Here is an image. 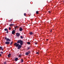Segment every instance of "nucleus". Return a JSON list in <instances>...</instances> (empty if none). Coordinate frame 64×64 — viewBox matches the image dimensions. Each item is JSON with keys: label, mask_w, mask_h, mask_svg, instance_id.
<instances>
[{"label": "nucleus", "mask_w": 64, "mask_h": 64, "mask_svg": "<svg viewBox=\"0 0 64 64\" xmlns=\"http://www.w3.org/2000/svg\"><path fill=\"white\" fill-rule=\"evenodd\" d=\"M23 40H18L17 43H15L14 44V46H16V47H18V49H20L22 47V46L21 45H23Z\"/></svg>", "instance_id": "1"}, {"label": "nucleus", "mask_w": 64, "mask_h": 64, "mask_svg": "<svg viewBox=\"0 0 64 64\" xmlns=\"http://www.w3.org/2000/svg\"><path fill=\"white\" fill-rule=\"evenodd\" d=\"M31 52L30 51H28V52H26V55H28Z\"/></svg>", "instance_id": "2"}, {"label": "nucleus", "mask_w": 64, "mask_h": 64, "mask_svg": "<svg viewBox=\"0 0 64 64\" xmlns=\"http://www.w3.org/2000/svg\"><path fill=\"white\" fill-rule=\"evenodd\" d=\"M16 36L17 37H19L20 36V34L19 33H18V32H17L16 33Z\"/></svg>", "instance_id": "3"}, {"label": "nucleus", "mask_w": 64, "mask_h": 64, "mask_svg": "<svg viewBox=\"0 0 64 64\" xmlns=\"http://www.w3.org/2000/svg\"><path fill=\"white\" fill-rule=\"evenodd\" d=\"M19 30L20 31H23V28H22L21 27H20Z\"/></svg>", "instance_id": "4"}, {"label": "nucleus", "mask_w": 64, "mask_h": 64, "mask_svg": "<svg viewBox=\"0 0 64 64\" xmlns=\"http://www.w3.org/2000/svg\"><path fill=\"white\" fill-rule=\"evenodd\" d=\"M5 44H10V42L7 41L5 42Z\"/></svg>", "instance_id": "5"}, {"label": "nucleus", "mask_w": 64, "mask_h": 64, "mask_svg": "<svg viewBox=\"0 0 64 64\" xmlns=\"http://www.w3.org/2000/svg\"><path fill=\"white\" fill-rule=\"evenodd\" d=\"M15 33V31L14 30L12 32V34H14Z\"/></svg>", "instance_id": "6"}, {"label": "nucleus", "mask_w": 64, "mask_h": 64, "mask_svg": "<svg viewBox=\"0 0 64 64\" xmlns=\"http://www.w3.org/2000/svg\"><path fill=\"white\" fill-rule=\"evenodd\" d=\"M6 41H8V42H10V41H11V40L9 39V38H8L6 40Z\"/></svg>", "instance_id": "7"}, {"label": "nucleus", "mask_w": 64, "mask_h": 64, "mask_svg": "<svg viewBox=\"0 0 64 64\" xmlns=\"http://www.w3.org/2000/svg\"><path fill=\"white\" fill-rule=\"evenodd\" d=\"M0 49L1 50L3 51L4 49L3 48V46H2V47L0 46Z\"/></svg>", "instance_id": "8"}, {"label": "nucleus", "mask_w": 64, "mask_h": 64, "mask_svg": "<svg viewBox=\"0 0 64 64\" xmlns=\"http://www.w3.org/2000/svg\"><path fill=\"white\" fill-rule=\"evenodd\" d=\"M8 58H10L11 57V54H9L8 55Z\"/></svg>", "instance_id": "9"}, {"label": "nucleus", "mask_w": 64, "mask_h": 64, "mask_svg": "<svg viewBox=\"0 0 64 64\" xmlns=\"http://www.w3.org/2000/svg\"><path fill=\"white\" fill-rule=\"evenodd\" d=\"M18 58H16L15 60V61H18Z\"/></svg>", "instance_id": "10"}, {"label": "nucleus", "mask_w": 64, "mask_h": 64, "mask_svg": "<svg viewBox=\"0 0 64 64\" xmlns=\"http://www.w3.org/2000/svg\"><path fill=\"white\" fill-rule=\"evenodd\" d=\"M29 34L30 35H32V34H33V33L31 32H30Z\"/></svg>", "instance_id": "11"}, {"label": "nucleus", "mask_w": 64, "mask_h": 64, "mask_svg": "<svg viewBox=\"0 0 64 64\" xmlns=\"http://www.w3.org/2000/svg\"><path fill=\"white\" fill-rule=\"evenodd\" d=\"M31 43V42H27V44H28V45H30Z\"/></svg>", "instance_id": "12"}, {"label": "nucleus", "mask_w": 64, "mask_h": 64, "mask_svg": "<svg viewBox=\"0 0 64 64\" xmlns=\"http://www.w3.org/2000/svg\"><path fill=\"white\" fill-rule=\"evenodd\" d=\"M14 24H10V26H14Z\"/></svg>", "instance_id": "13"}, {"label": "nucleus", "mask_w": 64, "mask_h": 64, "mask_svg": "<svg viewBox=\"0 0 64 64\" xmlns=\"http://www.w3.org/2000/svg\"><path fill=\"white\" fill-rule=\"evenodd\" d=\"M13 44V42H11L10 43V45H12V44Z\"/></svg>", "instance_id": "14"}, {"label": "nucleus", "mask_w": 64, "mask_h": 64, "mask_svg": "<svg viewBox=\"0 0 64 64\" xmlns=\"http://www.w3.org/2000/svg\"><path fill=\"white\" fill-rule=\"evenodd\" d=\"M4 30L5 31H8V30L7 28H5Z\"/></svg>", "instance_id": "15"}, {"label": "nucleus", "mask_w": 64, "mask_h": 64, "mask_svg": "<svg viewBox=\"0 0 64 64\" xmlns=\"http://www.w3.org/2000/svg\"><path fill=\"white\" fill-rule=\"evenodd\" d=\"M21 61H22V62H21L22 63L23 62V60L22 59L21 60Z\"/></svg>", "instance_id": "16"}, {"label": "nucleus", "mask_w": 64, "mask_h": 64, "mask_svg": "<svg viewBox=\"0 0 64 64\" xmlns=\"http://www.w3.org/2000/svg\"><path fill=\"white\" fill-rule=\"evenodd\" d=\"M39 12H38V11H37L36 12V14H38Z\"/></svg>", "instance_id": "17"}, {"label": "nucleus", "mask_w": 64, "mask_h": 64, "mask_svg": "<svg viewBox=\"0 0 64 64\" xmlns=\"http://www.w3.org/2000/svg\"><path fill=\"white\" fill-rule=\"evenodd\" d=\"M0 52V53H1V54H3V53H4V52Z\"/></svg>", "instance_id": "18"}, {"label": "nucleus", "mask_w": 64, "mask_h": 64, "mask_svg": "<svg viewBox=\"0 0 64 64\" xmlns=\"http://www.w3.org/2000/svg\"><path fill=\"white\" fill-rule=\"evenodd\" d=\"M4 39H5L7 40V38L6 37H5L4 38Z\"/></svg>", "instance_id": "19"}, {"label": "nucleus", "mask_w": 64, "mask_h": 64, "mask_svg": "<svg viewBox=\"0 0 64 64\" xmlns=\"http://www.w3.org/2000/svg\"><path fill=\"white\" fill-rule=\"evenodd\" d=\"M24 16H26V13H24Z\"/></svg>", "instance_id": "20"}, {"label": "nucleus", "mask_w": 64, "mask_h": 64, "mask_svg": "<svg viewBox=\"0 0 64 64\" xmlns=\"http://www.w3.org/2000/svg\"><path fill=\"white\" fill-rule=\"evenodd\" d=\"M9 30H11V27H10L9 28Z\"/></svg>", "instance_id": "21"}, {"label": "nucleus", "mask_w": 64, "mask_h": 64, "mask_svg": "<svg viewBox=\"0 0 64 64\" xmlns=\"http://www.w3.org/2000/svg\"><path fill=\"white\" fill-rule=\"evenodd\" d=\"M30 47L28 48L27 50H29V49H30Z\"/></svg>", "instance_id": "22"}, {"label": "nucleus", "mask_w": 64, "mask_h": 64, "mask_svg": "<svg viewBox=\"0 0 64 64\" xmlns=\"http://www.w3.org/2000/svg\"><path fill=\"white\" fill-rule=\"evenodd\" d=\"M12 21V19H11L10 20V22H11V21Z\"/></svg>", "instance_id": "23"}, {"label": "nucleus", "mask_w": 64, "mask_h": 64, "mask_svg": "<svg viewBox=\"0 0 64 64\" xmlns=\"http://www.w3.org/2000/svg\"><path fill=\"white\" fill-rule=\"evenodd\" d=\"M20 38H23V36H20Z\"/></svg>", "instance_id": "24"}, {"label": "nucleus", "mask_w": 64, "mask_h": 64, "mask_svg": "<svg viewBox=\"0 0 64 64\" xmlns=\"http://www.w3.org/2000/svg\"><path fill=\"white\" fill-rule=\"evenodd\" d=\"M36 54H39V52H37V53H36Z\"/></svg>", "instance_id": "25"}, {"label": "nucleus", "mask_w": 64, "mask_h": 64, "mask_svg": "<svg viewBox=\"0 0 64 64\" xmlns=\"http://www.w3.org/2000/svg\"><path fill=\"white\" fill-rule=\"evenodd\" d=\"M2 56V54H0V57H1Z\"/></svg>", "instance_id": "26"}, {"label": "nucleus", "mask_w": 64, "mask_h": 64, "mask_svg": "<svg viewBox=\"0 0 64 64\" xmlns=\"http://www.w3.org/2000/svg\"><path fill=\"white\" fill-rule=\"evenodd\" d=\"M35 45H37V43L36 42H35Z\"/></svg>", "instance_id": "27"}, {"label": "nucleus", "mask_w": 64, "mask_h": 64, "mask_svg": "<svg viewBox=\"0 0 64 64\" xmlns=\"http://www.w3.org/2000/svg\"><path fill=\"white\" fill-rule=\"evenodd\" d=\"M4 64H6V62H4Z\"/></svg>", "instance_id": "28"}, {"label": "nucleus", "mask_w": 64, "mask_h": 64, "mask_svg": "<svg viewBox=\"0 0 64 64\" xmlns=\"http://www.w3.org/2000/svg\"><path fill=\"white\" fill-rule=\"evenodd\" d=\"M6 33H8V30L7 31H6Z\"/></svg>", "instance_id": "29"}, {"label": "nucleus", "mask_w": 64, "mask_h": 64, "mask_svg": "<svg viewBox=\"0 0 64 64\" xmlns=\"http://www.w3.org/2000/svg\"><path fill=\"white\" fill-rule=\"evenodd\" d=\"M48 12H49V13H50V11H48Z\"/></svg>", "instance_id": "30"}, {"label": "nucleus", "mask_w": 64, "mask_h": 64, "mask_svg": "<svg viewBox=\"0 0 64 64\" xmlns=\"http://www.w3.org/2000/svg\"><path fill=\"white\" fill-rule=\"evenodd\" d=\"M16 28H17V26H16Z\"/></svg>", "instance_id": "31"}, {"label": "nucleus", "mask_w": 64, "mask_h": 64, "mask_svg": "<svg viewBox=\"0 0 64 64\" xmlns=\"http://www.w3.org/2000/svg\"><path fill=\"white\" fill-rule=\"evenodd\" d=\"M50 32H52V30H50Z\"/></svg>", "instance_id": "32"}, {"label": "nucleus", "mask_w": 64, "mask_h": 64, "mask_svg": "<svg viewBox=\"0 0 64 64\" xmlns=\"http://www.w3.org/2000/svg\"><path fill=\"white\" fill-rule=\"evenodd\" d=\"M48 39H47L46 40V41H48Z\"/></svg>", "instance_id": "33"}]
</instances>
